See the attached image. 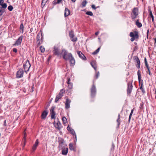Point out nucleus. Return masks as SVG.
<instances>
[{
  "label": "nucleus",
  "mask_w": 156,
  "mask_h": 156,
  "mask_svg": "<svg viewBox=\"0 0 156 156\" xmlns=\"http://www.w3.org/2000/svg\"><path fill=\"white\" fill-rule=\"evenodd\" d=\"M134 108H133V109H132L131 111V112L130 113L133 114V111H134Z\"/></svg>",
  "instance_id": "69168bd1"
},
{
  "label": "nucleus",
  "mask_w": 156,
  "mask_h": 156,
  "mask_svg": "<svg viewBox=\"0 0 156 156\" xmlns=\"http://www.w3.org/2000/svg\"><path fill=\"white\" fill-rule=\"evenodd\" d=\"M23 39V37L22 36L20 37L16 40V42L15 44H14L13 45H19L21 44L22 42V40Z\"/></svg>",
  "instance_id": "a211bd4d"
},
{
  "label": "nucleus",
  "mask_w": 156,
  "mask_h": 156,
  "mask_svg": "<svg viewBox=\"0 0 156 156\" xmlns=\"http://www.w3.org/2000/svg\"><path fill=\"white\" fill-rule=\"evenodd\" d=\"M40 50L42 53H43L45 51V49L43 46H41L40 47Z\"/></svg>",
  "instance_id": "4c0bfd02"
},
{
  "label": "nucleus",
  "mask_w": 156,
  "mask_h": 156,
  "mask_svg": "<svg viewBox=\"0 0 156 156\" xmlns=\"http://www.w3.org/2000/svg\"><path fill=\"white\" fill-rule=\"evenodd\" d=\"M145 66H146V67L147 68V69H150V67H149V66L148 65V63H145Z\"/></svg>",
  "instance_id": "864d4df0"
},
{
  "label": "nucleus",
  "mask_w": 156,
  "mask_h": 156,
  "mask_svg": "<svg viewBox=\"0 0 156 156\" xmlns=\"http://www.w3.org/2000/svg\"><path fill=\"white\" fill-rule=\"evenodd\" d=\"M148 12L149 13V17H150L151 18H154V16L152 14V11L151 9H148Z\"/></svg>",
  "instance_id": "cd10ccee"
},
{
  "label": "nucleus",
  "mask_w": 156,
  "mask_h": 156,
  "mask_svg": "<svg viewBox=\"0 0 156 156\" xmlns=\"http://www.w3.org/2000/svg\"><path fill=\"white\" fill-rule=\"evenodd\" d=\"M55 108V107L52 106L51 109L50 110V112L51 114V119H54L55 118V112L54 111Z\"/></svg>",
  "instance_id": "2eb2a0df"
},
{
  "label": "nucleus",
  "mask_w": 156,
  "mask_h": 156,
  "mask_svg": "<svg viewBox=\"0 0 156 156\" xmlns=\"http://www.w3.org/2000/svg\"><path fill=\"white\" fill-rule=\"evenodd\" d=\"M2 14H1V15H0V21L2 19Z\"/></svg>",
  "instance_id": "e2e57ef3"
},
{
  "label": "nucleus",
  "mask_w": 156,
  "mask_h": 156,
  "mask_svg": "<svg viewBox=\"0 0 156 156\" xmlns=\"http://www.w3.org/2000/svg\"><path fill=\"white\" fill-rule=\"evenodd\" d=\"M67 130L70 133L72 134L73 136H75V138H76V135L75 134V132L73 129L71 128L69 125H68V126L67 127Z\"/></svg>",
  "instance_id": "f8f14e48"
},
{
  "label": "nucleus",
  "mask_w": 156,
  "mask_h": 156,
  "mask_svg": "<svg viewBox=\"0 0 156 156\" xmlns=\"http://www.w3.org/2000/svg\"><path fill=\"white\" fill-rule=\"evenodd\" d=\"M71 102V101L69 99L67 98L66 99L65 103V108L66 109H68L70 107V104Z\"/></svg>",
  "instance_id": "f3484780"
},
{
  "label": "nucleus",
  "mask_w": 156,
  "mask_h": 156,
  "mask_svg": "<svg viewBox=\"0 0 156 156\" xmlns=\"http://www.w3.org/2000/svg\"><path fill=\"white\" fill-rule=\"evenodd\" d=\"M46 3H45L42 1V2H41V6L42 7H44V5H45V4H46Z\"/></svg>",
  "instance_id": "6e6d98bb"
},
{
  "label": "nucleus",
  "mask_w": 156,
  "mask_h": 156,
  "mask_svg": "<svg viewBox=\"0 0 156 156\" xmlns=\"http://www.w3.org/2000/svg\"><path fill=\"white\" fill-rule=\"evenodd\" d=\"M149 29H148V30H147V38H148V33H149Z\"/></svg>",
  "instance_id": "052dcab7"
},
{
  "label": "nucleus",
  "mask_w": 156,
  "mask_h": 156,
  "mask_svg": "<svg viewBox=\"0 0 156 156\" xmlns=\"http://www.w3.org/2000/svg\"><path fill=\"white\" fill-rule=\"evenodd\" d=\"M137 75L139 89L142 90V93L144 94L146 93V91L143 87V80L141 79V75L140 72V70H139L137 72Z\"/></svg>",
  "instance_id": "f257e3e1"
},
{
  "label": "nucleus",
  "mask_w": 156,
  "mask_h": 156,
  "mask_svg": "<svg viewBox=\"0 0 156 156\" xmlns=\"http://www.w3.org/2000/svg\"><path fill=\"white\" fill-rule=\"evenodd\" d=\"M68 85V90H70L71 89L73 88V84L72 83H69V84H67Z\"/></svg>",
  "instance_id": "f704fd0d"
},
{
  "label": "nucleus",
  "mask_w": 156,
  "mask_h": 156,
  "mask_svg": "<svg viewBox=\"0 0 156 156\" xmlns=\"http://www.w3.org/2000/svg\"><path fill=\"white\" fill-rule=\"evenodd\" d=\"M6 120H4V126H6Z\"/></svg>",
  "instance_id": "bf43d9fd"
},
{
  "label": "nucleus",
  "mask_w": 156,
  "mask_h": 156,
  "mask_svg": "<svg viewBox=\"0 0 156 156\" xmlns=\"http://www.w3.org/2000/svg\"><path fill=\"white\" fill-rule=\"evenodd\" d=\"M47 1L48 0H42V1L46 3Z\"/></svg>",
  "instance_id": "774afa93"
},
{
  "label": "nucleus",
  "mask_w": 156,
  "mask_h": 156,
  "mask_svg": "<svg viewBox=\"0 0 156 156\" xmlns=\"http://www.w3.org/2000/svg\"><path fill=\"white\" fill-rule=\"evenodd\" d=\"M34 90V88L33 87L31 88V90L32 92Z\"/></svg>",
  "instance_id": "338daca9"
},
{
  "label": "nucleus",
  "mask_w": 156,
  "mask_h": 156,
  "mask_svg": "<svg viewBox=\"0 0 156 156\" xmlns=\"http://www.w3.org/2000/svg\"><path fill=\"white\" fill-rule=\"evenodd\" d=\"M20 29L21 30H22V32H23L24 27L23 23L21 24L20 25Z\"/></svg>",
  "instance_id": "37998d69"
},
{
  "label": "nucleus",
  "mask_w": 156,
  "mask_h": 156,
  "mask_svg": "<svg viewBox=\"0 0 156 156\" xmlns=\"http://www.w3.org/2000/svg\"><path fill=\"white\" fill-rule=\"evenodd\" d=\"M69 149L71 150H74V148L73 147V146L72 144L70 143L69 144Z\"/></svg>",
  "instance_id": "72a5a7b5"
},
{
  "label": "nucleus",
  "mask_w": 156,
  "mask_h": 156,
  "mask_svg": "<svg viewBox=\"0 0 156 156\" xmlns=\"http://www.w3.org/2000/svg\"><path fill=\"white\" fill-rule=\"evenodd\" d=\"M146 72L147 73H148L149 75H151L152 73L150 71V69H147V71H146Z\"/></svg>",
  "instance_id": "c03bdc74"
},
{
  "label": "nucleus",
  "mask_w": 156,
  "mask_h": 156,
  "mask_svg": "<svg viewBox=\"0 0 156 156\" xmlns=\"http://www.w3.org/2000/svg\"><path fill=\"white\" fill-rule=\"evenodd\" d=\"M133 86L132 82H129L127 83V94L128 95L130 96L132 91Z\"/></svg>",
  "instance_id": "0eeeda50"
},
{
  "label": "nucleus",
  "mask_w": 156,
  "mask_h": 156,
  "mask_svg": "<svg viewBox=\"0 0 156 156\" xmlns=\"http://www.w3.org/2000/svg\"><path fill=\"white\" fill-rule=\"evenodd\" d=\"M86 13L87 15H89L90 16H93V13L91 11H87L86 12Z\"/></svg>",
  "instance_id": "58836bf2"
},
{
  "label": "nucleus",
  "mask_w": 156,
  "mask_h": 156,
  "mask_svg": "<svg viewBox=\"0 0 156 156\" xmlns=\"http://www.w3.org/2000/svg\"><path fill=\"white\" fill-rule=\"evenodd\" d=\"M133 59L134 62H136V66L137 68L140 69V59L138 57L134 56L133 57Z\"/></svg>",
  "instance_id": "6e6552de"
},
{
  "label": "nucleus",
  "mask_w": 156,
  "mask_h": 156,
  "mask_svg": "<svg viewBox=\"0 0 156 156\" xmlns=\"http://www.w3.org/2000/svg\"><path fill=\"white\" fill-rule=\"evenodd\" d=\"M13 8V6L11 5L9 6L8 7V9L10 11L12 10Z\"/></svg>",
  "instance_id": "ea45409f"
},
{
  "label": "nucleus",
  "mask_w": 156,
  "mask_h": 156,
  "mask_svg": "<svg viewBox=\"0 0 156 156\" xmlns=\"http://www.w3.org/2000/svg\"><path fill=\"white\" fill-rule=\"evenodd\" d=\"M77 54L82 59L84 60H86L87 59L86 57L80 51H77Z\"/></svg>",
  "instance_id": "ddd939ff"
},
{
  "label": "nucleus",
  "mask_w": 156,
  "mask_h": 156,
  "mask_svg": "<svg viewBox=\"0 0 156 156\" xmlns=\"http://www.w3.org/2000/svg\"><path fill=\"white\" fill-rule=\"evenodd\" d=\"M90 92L91 97L92 98H94L96 93V89L95 85L94 84V81L93 82V84L90 88Z\"/></svg>",
  "instance_id": "39448f33"
},
{
  "label": "nucleus",
  "mask_w": 156,
  "mask_h": 156,
  "mask_svg": "<svg viewBox=\"0 0 156 156\" xmlns=\"http://www.w3.org/2000/svg\"><path fill=\"white\" fill-rule=\"evenodd\" d=\"M1 5L2 6V7H1L2 8H2L4 9L6 8L7 6V4L5 3H4V4H2V5Z\"/></svg>",
  "instance_id": "a19ab883"
},
{
  "label": "nucleus",
  "mask_w": 156,
  "mask_h": 156,
  "mask_svg": "<svg viewBox=\"0 0 156 156\" xmlns=\"http://www.w3.org/2000/svg\"><path fill=\"white\" fill-rule=\"evenodd\" d=\"M144 61L145 64L146 63H147V59H146V58H144Z\"/></svg>",
  "instance_id": "680f3d73"
},
{
  "label": "nucleus",
  "mask_w": 156,
  "mask_h": 156,
  "mask_svg": "<svg viewBox=\"0 0 156 156\" xmlns=\"http://www.w3.org/2000/svg\"><path fill=\"white\" fill-rule=\"evenodd\" d=\"M62 96H60V95L58 94L56 97L55 101V102L57 103L58 100L62 98Z\"/></svg>",
  "instance_id": "a878e982"
},
{
  "label": "nucleus",
  "mask_w": 156,
  "mask_h": 156,
  "mask_svg": "<svg viewBox=\"0 0 156 156\" xmlns=\"http://www.w3.org/2000/svg\"><path fill=\"white\" fill-rule=\"evenodd\" d=\"M43 37L41 33H38L37 36V43L38 46L42 43L43 41Z\"/></svg>",
  "instance_id": "423d86ee"
},
{
  "label": "nucleus",
  "mask_w": 156,
  "mask_h": 156,
  "mask_svg": "<svg viewBox=\"0 0 156 156\" xmlns=\"http://www.w3.org/2000/svg\"><path fill=\"white\" fill-rule=\"evenodd\" d=\"M139 14L138 9L137 7L134 8L132 10L131 14H133V15L138 16Z\"/></svg>",
  "instance_id": "dca6fc26"
},
{
  "label": "nucleus",
  "mask_w": 156,
  "mask_h": 156,
  "mask_svg": "<svg viewBox=\"0 0 156 156\" xmlns=\"http://www.w3.org/2000/svg\"><path fill=\"white\" fill-rule=\"evenodd\" d=\"M53 4L55 5H56V4H59V3H57V0H54L53 2Z\"/></svg>",
  "instance_id": "49530a36"
},
{
  "label": "nucleus",
  "mask_w": 156,
  "mask_h": 156,
  "mask_svg": "<svg viewBox=\"0 0 156 156\" xmlns=\"http://www.w3.org/2000/svg\"><path fill=\"white\" fill-rule=\"evenodd\" d=\"M132 114H131V113H130V114H129V120H128V122H130V119H131V116H132Z\"/></svg>",
  "instance_id": "09e8293b"
},
{
  "label": "nucleus",
  "mask_w": 156,
  "mask_h": 156,
  "mask_svg": "<svg viewBox=\"0 0 156 156\" xmlns=\"http://www.w3.org/2000/svg\"><path fill=\"white\" fill-rule=\"evenodd\" d=\"M70 10L66 8L65 10L64 16L66 17L70 15Z\"/></svg>",
  "instance_id": "4be33fe9"
},
{
  "label": "nucleus",
  "mask_w": 156,
  "mask_h": 156,
  "mask_svg": "<svg viewBox=\"0 0 156 156\" xmlns=\"http://www.w3.org/2000/svg\"><path fill=\"white\" fill-rule=\"evenodd\" d=\"M69 35L71 39V40L75 42L77 40V38L76 37H74V35L73 32V31H71L69 33Z\"/></svg>",
  "instance_id": "9d476101"
},
{
  "label": "nucleus",
  "mask_w": 156,
  "mask_h": 156,
  "mask_svg": "<svg viewBox=\"0 0 156 156\" xmlns=\"http://www.w3.org/2000/svg\"><path fill=\"white\" fill-rule=\"evenodd\" d=\"M13 51L14 52H16L17 51V49L15 48H14L13 49Z\"/></svg>",
  "instance_id": "13d9d810"
},
{
  "label": "nucleus",
  "mask_w": 156,
  "mask_h": 156,
  "mask_svg": "<svg viewBox=\"0 0 156 156\" xmlns=\"http://www.w3.org/2000/svg\"><path fill=\"white\" fill-rule=\"evenodd\" d=\"M91 7H92V8L93 9H95V10L96 9H97V8L98 7H96L95 6V5H91Z\"/></svg>",
  "instance_id": "de8ad7c7"
},
{
  "label": "nucleus",
  "mask_w": 156,
  "mask_h": 156,
  "mask_svg": "<svg viewBox=\"0 0 156 156\" xmlns=\"http://www.w3.org/2000/svg\"><path fill=\"white\" fill-rule=\"evenodd\" d=\"M136 25L139 28H140L142 27V24L141 23L139 22V19H138L137 20L136 22Z\"/></svg>",
  "instance_id": "393cba45"
},
{
  "label": "nucleus",
  "mask_w": 156,
  "mask_h": 156,
  "mask_svg": "<svg viewBox=\"0 0 156 156\" xmlns=\"http://www.w3.org/2000/svg\"><path fill=\"white\" fill-rule=\"evenodd\" d=\"M99 72H97L96 71V73L94 76V78L95 79H97L98 78L99 76Z\"/></svg>",
  "instance_id": "2f4dec72"
},
{
  "label": "nucleus",
  "mask_w": 156,
  "mask_h": 156,
  "mask_svg": "<svg viewBox=\"0 0 156 156\" xmlns=\"http://www.w3.org/2000/svg\"><path fill=\"white\" fill-rule=\"evenodd\" d=\"M145 66H146V67L147 68V69H150V67H149V66L148 65V63H145Z\"/></svg>",
  "instance_id": "603ef678"
},
{
  "label": "nucleus",
  "mask_w": 156,
  "mask_h": 156,
  "mask_svg": "<svg viewBox=\"0 0 156 156\" xmlns=\"http://www.w3.org/2000/svg\"><path fill=\"white\" fill-rule=\"evenodd\" d=\"M65 90L64 89H61L58 94L60 95V96L62 97L63 95V94L64 93Z\"/></svg>",
  "instance_id": "c85d7f7f"
},
{
  "label": "nucleus",
  "mask_w": 156,
  "mask_h": 156,
  "mask_svg": "<svg viewBox=\"0 0 156 156\" xmlns=\"http://www.w3.org/2000/svg\"><path fill=\"white\" fill-rule=\"evenodd\" d=\"M48 112L47 111L44 110L42 113L41 117L42 119H44L46 117Z\"/></svg>",
  "instance_id": "aec40b11"
},
{
  "label": "nucleus",
  "mask_w": 156,
  "mask_h": 156,
  "mask_svg": "<svg viewBox=\"0 0 156 156\" xmlns=\"http://www.w3.org/2000/svg\"><path fill=\"white\" fill-rule=\"evenodd\" d=\"M131 18L132 20L135 21V19L136 18L138 17V16L136 15H133V14H131Z\"/></svg>",
  "instance_id": "7c9ffc66"
},
{
  "label": "nucleus",
  "mask_w": 156,
  "mask_h": 156,
  "mask_svg": "<svg viewBox=\"0 0 156 156\" xmlns=\"http://www.w3.org/2000/svg\"><path fill=\"white\" fill-rule=\"evenodd\" d=\"M132 114H131V113H130V114H129V120H128V122H130V119H131V116H132Z\"/></svg>",
  "instance_id": "8fccbe9b"
},
{
  "label": "nucleus",
  "mask_w": 156,
  "mask_h": 156,
  "mask_svg": "<svg viewBox=\"0 0 156 156\" xmlns=\"http://www.w3.org/2000/svg\"><path fill=\"white\" fill-rule=\"evenodd\" d=\"M145 66H146V67L147 68V69H150V67H149V66L148 65V63H145Z\"/></svg>",
  "instance_id": "5fc2aeb1"
},
{
  "label": "nucleus",
  "mask_w": 156,
  "mask_h": 156,
  "mask_svg": "<svg viewBox=\"0 0 156 156\" xmlns=\"http://www.w3.org/2000/svg\"><path fill=\"white\" fill-rule=\"evenodd\" d=\"M26 133H25L24 136L23 138V142H24L25 144V140H26Z\"/></svg>",
  "instance_id": "3c124183"
},
{
  "label": "nucleus",
  "mask_w": 156,
  "mask_h": 156,
  "mask_svg": "<svg viewBox=\"0 0 156 156\" xmlns=\"http://www.w3.org/2000/svg\"><path fill=\"white\" fill-rule=\"evenodd\" d=\"M99 33V31H97L95 33V35H97Z\"/></svg>",
  "instance_id": "0e129e2a"
},
{
  "label": "nucleus",
  "mask_w": 156,
  "mask_h": 156,
  "mask_svg": "<svg viewBox=\"0 0 156 156\" xmlns=\"http://www.w3.org/2000/svg\"><path fill=\"white\" fill-rule=\"evenodd\" d=\"M100 49V47L98 48L97 49H96L95 51L92 53V54L93 55H95L97 54L99 52Z\"/></svg>",
  "instance_id": "c756f323"
},
{
  "label": "nucleus",
  "mask_w": 156,
  "mask_h": 156,
  "mask_svg": "<svg viewBox=\"0 0 156 156\" xmlns=\"http://www.w3.org/2000/svg\"><path fill=\"white\" fill-rule=\"evenodd\" d=\"M39 144V141L38 139L36 140L34 144L33 147H32L31 151L32 152H34L36 149L37 146Z\"/></svg>",
  "instance_id": "4468645a"
},
{
  "label": "nucleus",
  "mask_w": 156,
  "mask_h": 156,
  "mask_svg": "<svg viewBox=\"0 0 156 156\" xmlns=\"http://www.w3.org/2000/svg\"><path fill=\"white\" fill-rule=\"evenodd\" d=\"M4 3V0H0V5Z\"/></svg>",
  "instance_id": "4d7b16f0"
},
{
  "label": "nucleus",
  "mask_w": 156,
  "mask_h": 156,
  "mask_svg": "<svg viewBox=\"0 0 156 156\" xmlns=\"http://www.w3.org/2000/svg\"><path fill=\"white\" fill-rule=\"evenodd\" d=\"M90 64L95 70L96 71L97 70V66L96 62L94 61H93L91 62Z\"/></svg>",
  "instance_id": "b1692460"
},
{
  "label": "nucleus",
  "mask_w": 156,
  "mask_h": 156,
  "mask_svg": "<svg viewBox=\"0 0 156 156\" xmlns=\"http://www.w3.org/2000/svg\"><path fill=\"white\" fill-rule=\"evenodd\" d=\"M55 127L59 130H60L62 128V124L59 121H58L57 123L55 125Z\"/></svg>",
  "instance_id": "412c9836"
},
{
  "label": "nucleus",
  "mask_w": 156,
  "mask_h": 156,
  "mask_svg": "<svg viewBox=\"0 0 156 156\" xmlns=\"http://www.w3.org/2000/svg\"><path fill=\"white\" fill-rule=\"evenodd\" d=\"M87 2L86 0H84L83 2H82L81 5H82V7H84L86 6L87 4Z\"/></svg>",
  "instance_id": "473e14b6"
},
{
  "label": "nucleus",
  "mask_w": 156,
  "mask_h": 156,
  "mask_svg": "<svg viewBox=\"0 0 156 156\" xmlns=\"http://www.w3.org/2000/svg\"><path fill=\"white\" fill-rule=\"evenodd\" d=\"M23 71L22 69H20L16 73V77L18 78H21L23 76Z\"/></svg>",
  "instance_id": "9b49d317"
},
{
  "label": "nucleus",
  "mask_w": 156,
  "mask_h": 156,
  "mask_svg": "<svg viewBox=\"0 0 156 156\" xmlns=\"http://www.w3.org/2000/svg\"><path fill=\"white\" fill-rule=\"evenodd\" d=\"M58 142L59 144L58 148L59 151L63 149V148L67 147V145L65 143V142L63 138L60 137H58Z\"/></svg>",
  "instance_id": "7ed1b4c3"
},
{
  "label": "nucleus",
  "mask_w": 156,
  "mask_h": 156,
  "mask_svg": "<svg viewBox=\"0 0 156 156\" xmlns=\"http://www.w3.org/2000/svg\"><path fill=\"white\" fill-rule=\"evenodd\" d=\"M23 68H24V69L25 70V71H26V69H28L27 70V71H29V67H28L27 66V65H26V64H23Z\"/></svg>",
  "instance_id": "c9c22d12"
},
{
  "label": "nucleus",
  "mask_w": 156,
  "mask_h": 156,
  "mask_svg": "<svg viewBox=\"0 0 156 156\" xmlns=\"http://www.w3.org/2000/svg\"><path fill=\"white\" fill-rule=\"evenodd\" d=\"M70 78L68 77L67 78V84H69V83H71V82H70Z\"/></svg>",
  "instance_id": "a18cd8bd"
},
{
  "label": "nucleus",
  "mask_w": 156,
  "mask_h": 156,
  "mask_svg": "<svg viewBox=\"0 0 156 156\" xmlns=\"http://www.w3.org/2000/svg\"><path fill=\"white\" fill-rule=\"evenodd\" d=\"M61 150H62V155H66L67 154L68 151V148L67 147H66L65 148H63Z\"/></svg>",
  "instance_id": "6ab92c4d"
},
{
  "label": "nucleus",
  "mask_w": 156,
  "mask_h": 156,
  "mask_svg": "<svg viewBox=\"0 0 156 156\" xmlns=\"http://www.w3.org/2000/svg\"><path fill=\"white\" fill-rule=\"evenodd\" d=\"M5 11V10L4 9H2V8L1 7H0V15L1 14H2V15L3 14V12Z\"/></svg>",
  "instance_id": "79ce46f5"
},
{
  "label": "nucleus",
  "mask_w": 156,
  "mask_h": 156,
  "mask_svg": "<svg viewBox=\"0 0 156 156\" xmlns=\"http://www.w3.org/2000/svg\"><path fill=\"white\" fill-rule=\"evenodd\" d=\"M117 122L118 123L117 124V127H118L120 125V114H119L118 117V119L117 120Z\"/></svg>",
  "instance_id": "bb28decb"
},
{
  "label": "nucleus",
  "mask_w": 156,
  "mask_h": 156,
  "mask_svg": "<svg viewBox=\"0 0 156 156\" xmlns=\"http://www.w3.org/2000/svg\"><path fill=\"white\" fill-rule=\"evenodd\" d=\"M62 120L63 121V124L64 125H65L67 122L66 118L65 117H63L62 118Z\"/></svg>",
  "instance_id": "e433bc0d"
},
{
  "label": "nucleus",
  "mask_w": 156,
  "mask_h": 156,
  "mask_svg": "<svg viewBox=\"0 0 156 156\" xmlns=\"http://www.w3.org/2000/svg\"><path fill=\"white\" fill-rule=\"evenodd\" d=\"M129 36L131 37L130 40L131 41H133L135 40L137 41L139 38V32L137 30H134L133 32H130Z\"/></svg>",
  "instance_id": "f03ea898"
},
{
  "label": "nucleus",
  "mask_w": 156,
  "mask_h": 156,
  "mask_svg": "<svg viewBox=\"0 0 156 156\" xmlns=\"http://www.w3.org/2000/svg\"><path fill=\"white\" fill-rule=\"evenodd\" d=\"M54 50L53 52V53L55 55H57L58 56H59L61 54L59 51V49L57 47L54 46Z\"/></svg>",
  "instance_id": "1a4fd4ad"
},
{
  "label": "nucleus",
  "mask_w": 156,
  "mask_h": 156,
  "mask_svg": "<svg viewBox=\"0 0 156 156\" xmlns=\"http://www.w3.org/2000/svg\"><path fill=\"white\" fill-rule=\"evenodd\" d=\"M61 54L62 55L63 58L66 61L69 60L70 58L72 56L71 53H68L67 51L65 49L62 50Z\"/></svg>",
  "instance_id": "20e7f679"
},
{
  "label": "nucleus",
  "mask_w": 156,
  "mask_h": 156,
  "mask_svg": "<svg viewBox=\"0 0 156 156\" xmlns=\"http://www.w3.org/2000/svg\"><path fill=\"white\" fill-rule=\"evenodd\" d=\"M69 62L70 63L71 66H73L75 64V60L73 56L70 58Z\"/></svg>",
  "instance_id": "5701e85b"
}]
</instances>
